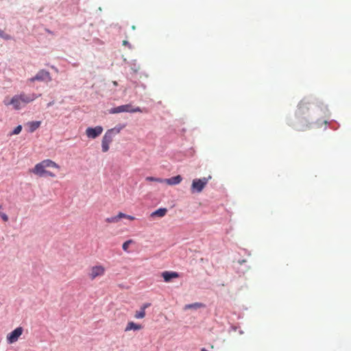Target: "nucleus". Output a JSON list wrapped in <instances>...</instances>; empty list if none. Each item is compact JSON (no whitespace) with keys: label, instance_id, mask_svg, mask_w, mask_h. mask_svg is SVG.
<instances>
[{"label":"nucleus","instance_id":"nucleus-7","mask_svg":"<svg viewBox=\"0 0 351 351\" xmlns=\"http://www.w3.org/2000/svg\"><path fill=\"white\" fill-rule=\"evenodd\" d=\"M113 141V136L110 132H106L104 135L101 141V149L103 152H107L110 148V144Z\"/></svg>","mask_w":351,"mask_h":351},{"label":"nucleus","instance_id":"nucleus-2","mask_svg":"<svg viewBox=\"0 0 351 351\" xmlns=\"http://www.w3.org/2000/svg\"><path fill=\"white\" fill-rule=\"evenodd\" d=\"M47 167H54L56 169H60V166L55 162L52 161L51 160L47 159L36 164L34 169L31 170V171L40 177L49 176L54 178L56 175L51 171H47L45 169Z\"/></svg>","mask_w":351,"mask_h":351},{"label":"nucleus","instance_id":"nucleus-26","mask_svg":"<svg viewBox=\"0 0 351 351\" xmlns=\"http://www.w3.org/2000/svg\"><path fill=\"white\" fill-rule=\"evenodd\" d=\"M129 45V43L127 40L123 41V45Z\"/></svg>","mask_w":351,"mask_h":351},{"label":"nucleus","instance_id":"nucleus-11","mask_svg":"<svg viewBox=\"0 0 351 351\" xmlns=\"http://www.w3.org/2000/svg\"><path fill=\"white\" fill-rule=\"evenodd\" d=\"M162 276L165 282H169L172 278H178L179 274L176 271H164Z\"/></svg>","mask_w":351,"mask_h":351},{"label":"nucleus","instance_id":"nucleus-1","mask_svg":"<svg viewBox=\"0 0 351 351\" xmlns=\"http://www.w3.org/2000/svg\"><path fill=\"white\" fill-rule=\"evenodd\" d=\"M40 95H36L34 93L27 95L25 93H21L13 96L10 101L4 100L3 102L5 106L12 105L14 109L20 110L26 104L34 101Z\"/></svg>","mask_w":351,"mask_h":351},{"label":"nucleus","instance_id":"nucleus-23","mask_svg":"<svg viewBox=\"0 0 351 351\" xmlns=\"http://www.w3.org/2000/svg\"><path fill=\"white\" fill-rule=\"evenodd\" d=\"M132 242V240H128L123 243L122 247L124 251H128L130 244Z\"/></svg>","mask_w":351,"mask_h":351},{"label":"nucleus","instance_id":"nucleus-8","mask_svg":"<svg viewBox=\"0 0 351 351\" xmlns=\"http://www.w3.org/2000/svg\"><path fill=\"white\" fill-rule=\"evenodd\" d=\"M23 329L22 327H18L15 328L12 332L9 333L7 336V341L9 343H13L16 342L19 337L22 335Z\"/></svg>","mask_w":351,"mask_h":351},{"label":"nucleus","instance_id":"nucleus-30","mask_svg":"<svg viewBox=\"0 0 351 351\" xmlns=\"http://www.w3.org/2000/svg\"><path fill=\"white\" fill-rule=\"evenodd\" d=\"M132 28L133 29H135V26H134V25H133V26L132 27Z\"/></svg>","mask_w":351,"mask_h":351},{"label":"nucleus","instance_id":"nucleus-16","mask_svg":"<svg viewBox=\"0 0 351 351\" xmlns=\"http://www.w3.org/2000/svg\"><path fill=\"white\" fill-rule=\"evenodd\" d=\"M204 306V304L199 302H195L193 304H186L184 306V310L191 309V308H199Z\"/></svg>","mask_w":351,"mask_h":351},{"label":"nucleus","instance_id":"nucleus-19","mask_svg":"<svg viewBox=\"0 0 351 351\" xmlns=\"http://www.w3.org/2000/svg\"><path fill=\"white\" fill-rule=\"evenodd\" d=\"M118 217H119V219H121V218H125V219H130V220H132V221L135 219L134 217L131 216V215H128L124 214L123 213H119L118 214Z\"/></svg>","mask_w":351,"mask_h":351},{"label":"nucleus","instance_id":"nucleus-13","mask_svg":"<svg viewBox=\"0 0 351 351\" xmlns=\"http://www.w3.org/2000/svg\"><path fill=\"white\" fill-rule=\"evenodd\" d=\"M167 213V209L165 208H158L151 214L152 217H163Z\"/></svg>","mask_w":351,"mask_h":351},{"label":"nucleus","instance_id":"nucleus-20","mask_svg":"<svg viewBox=\"0 0 351 351\" xmlns=\"http://www.w3.org/2000/svg\"><path fill=\"white\" fill-rule=\"evenodd\" d=\"M119 221L118 217V215L114 217H108L106 219V221L108 223H117Z\"/></svg>","mask_w":351,"mask_h":351},{"label":"nucleus","instance_id":"nucleus-4","mask_svg":"<svg viewBox=\"0 0 351 351\" xmlns=\"http://www.w3.org/2000/svg\"><path fill=\"white\" fill-rule=\"evenodd\" d=\"M210 178L211 176H209L208 178H202L200 179H194L192 182L191 187V192L201 193Z\"/></svg>","mask_w":351,"mask_h":351},{"label":"nucleus","instance_id":"nucleus-17","mask_svg":"<svg viewBox=\"0 0 351 351\" xmlns=\"http://www.w3.org/2000/svg\"><path fill=\"white\" fill-rule=\"evenodd\" d=\"M145 311L143 309L140 308L139 311H136L134 314V317L136 319H143L145 317Z\"/></svg>","mask_w":351,"mask_h":351},{"label":"nucleus","instance_id":"nucleus-14","mask_svg":"<svg viewBox=\"0 0 351 351\" xmlns=\"http://www.w3.org/2000/svg\"><path fill=\"white\" fill-rule=\"evenodd\" d=\"M40 121H31L27 123V125L29 127V131L30 132H34L36 130L40 125Z\"/></svg>","mask_w":351,"mask_h":351},{"label":"nucleus","instance_id":"nucleus-3","mask_svg":"<svg viewBox=\"0 0 351 351\" xmlns=\"http://www.w3.org/2000/svg\"><path fill=\"white\" fill-rule=\"evenodd\" d=\"M143 112L140 107H133L131 104H125L117 106L109 110L110 114H117L120 112Z\"/></svg>","mask_w":351,"mask_h":351},{"label":"nucleus","instance_id":"nucleus-24","mask_svg":"<svg viewBox=\"0 0 351 351\" xmlns=\"http://www.w3.org/2000/svg\"><path fill=\"white\" fill-rule=\"evenodd\" d=\"M303 107L302 106V104H300V107H299V110L297 113V115L298 117V118H300V117L302 114L303 113Z\"/></svg>","mask_w":351,"mask_h":351},{"label":"nucleus","instance_id":"nucleus-25","mask_svg":"<svg viewBox=\"0 0 351 351\" xmlns=\"http://www.w3.org/2000/svg\"><path fill=\"white\" fill-rule=\"evenodd\" d=\"M150 305H151V304H150V303H145V304H143L141 306V309H143V310H144V311H145V309H146L147 308L149 307V306H150Z\"/></svg>","mask_w":351,"mask_h":351},{"label":"nucleus","instance_id":"nucleus-28","mask_svg":"<svg viewBox=\"0 0 351 351\" xmlns=\"http://www.w3.org/2000/svg\"><path fill=\"white\" fill-rule=\"evenodd\" d=\"M113 84H114V86H117V84H117V82L116 81H114V82H113Z\"/></svg>","mask_w":351,"mask_h":351},{"label":"nucleus","instance_id":"nucleus-18","mask_svg":"<svg viewBox=\"0 0 351 351\" xmlns=\"http://www.w3.org/2000/svg\"><path fill=\"white\" fill-rule=\"evenodd\" d=\"M145 180L147 181H149V182H159V183H163V179L160 178L149 176V177H147L145 178Z\"/></svg>","mask_w":351,"mask_h":351},{"label":"nucleus","instance_id":"nucleus-15","mask_svg":"<svg viewBox=\"0 0 351 351\" xmlns=\"http://www.w3.org/2000/svg\"><path fill=\"white\" fill-rule=\"evenodd\" d=\"M125 128V125H118L115 126L114 128L108 130L107 132H110L111 135L114 136V134H119L122 129Z\"/></svg>","mask_w":351,"mask_h":351},{"label":"nucleus","instance_id":"nucleus-27","mask_svg":"<svg viewBox=\"0 0 351 351\" xmlns=\"http://www.w3.org/2000/svg\"><path fill=\"white\" fill-rule=\"evenodd\" d=\"M53 104V101H51L47 104V106L49 107Z\"/></svg>","mask_w":351,"mask_h":351},{"label":"nucleus","instance_id":"nucleus-9","mask_svg":"<svg viewBox=\"0 0 351 351\" xmlns=\"http://www.w3.org/2000/svg\"><path fill=\"white\" fill-rule=\"evenodd\" d=\"M103 132L101 126H96L95 128H88L86 130V135L88 138H95L100 136Z\"/></svg>","mask_w":351,"mask_h":351},{"label":"nucleus","instance_id":"nucleus-10","mask_svg":"<svg viewBox=\"0 0 351 351\" xmlns=\"http://www.w3.org/2000/svg\"><path fill=\"white\" fill-rule=\"evenodd\" d=\"M182 180L181 176L178 175L170 178L163 179V183H166L169 185H176L180 184Z\"/></svg>","mask_w":351,"mask_h":351},{"label":"nucleus","instance_id":"nucleus-6","mask_svg":"<svg viewBox=\"0 0 351 351\" xmlns=\"http://www.w3.org/2000/svg\"><path fill=\"white\" fill-rule=\"evenodd\" d=\"M29 80L30 82H34L36 80L50 82L51 77L49 71L43 69L39 71L34 77L30 78Z\"/></svg>","mask_w":351,"mask_h":351},{"label":"nucleus","instance_id":"nucleus-21","mask_svg":"<svg viewBox=\"0 0 351 351\" xmlns=\"http://www.w3.org/2000/svg\"><path fill=\"white\" fill-rule=\"evenodd\" d=\"M0 37L3 38L5 40H11L12 36L8 34L4 33V32L0 29Z\"/></svg>","mask_w":351,"mask_h":351},{"label":"nucleus","instance_id":"nucleus-22","mask_svg":"<svg viewBox=\"0 0 351 351\" xmlns=\"http://www.w3.org/2000/svg\"><path fill=\"white\" fill-rule=\"evenodd\" d=\"M22 130V126L21 125L16 126L14 130L12 132L10 135H16L19 134Z\"/></svg>","mask_w":351,"mask_h":351},{"label":"nucleus","instance_id":"nucleus-12","mask_svg":"<svg viewBox=\"0 0 351 351\" xmlns=\"http://www.w3.org/2000/svg\"><path fill=\"white\" fill-rule=\"evenodd\" d=\"M143 328L142 325L136 324L133 322H129L125 328V332L130 330H139Z\"/></svg>","mask_w":351,"mask_h":351},{"label":"nucleus","instance_id":"nucleus-5","mask_svg":"<svg viewBox=\"0 0 351 351\" xmlns=\"http://www.w3.org/2000/svg\"><path fill=\"white\" fill-rule=\"evenodd\" d=\"M106 268L101 265H97L91 267L88 272V278L93 280L96 278L101 277L105 274Z\"/></svg>","mask_w":351,"mask_h":351},{"label":"nucleus","instance_id":"nucleus-29","mask_svg":"<svg viewBox=\"0 0 351 351\" xmlns=\"http://www.w3.org/2000/svg\"><path fill=\"white\" fill-rule=\"evenodd\" d=\"M201 351H208V350H206L205 348H202Z\"/></svg>","mask_w":351,"mask_h":351}]
</instances>
